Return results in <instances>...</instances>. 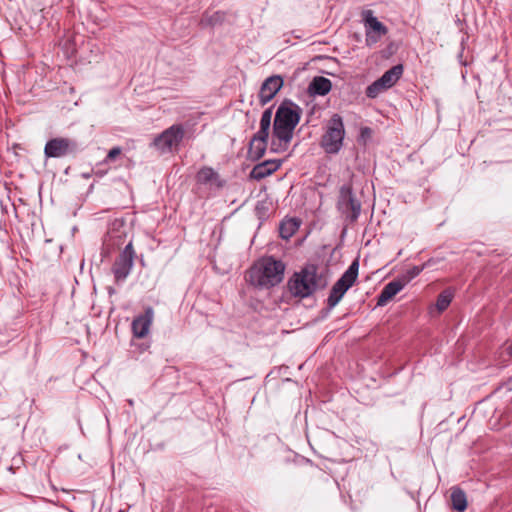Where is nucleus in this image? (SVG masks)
Masks as SVG:
<instances>
[{"label":"nucleus","instance_id":"f257e3e1","mask_svg":"<svg viewBox=\"0 0 512 512\" xmlns=\"http://www.w3.org/2000/svg\"><path fill=\"white\" fill-rule=\"evenodd\" d=\"M286 265L273 256H264L253 263L247 271L246 281L257 289H270L284 279Z\"/></svg>","mask_w":512,"mask_h":512},{"label":"nucleus","instance_id":"f03ea898","mask_svg":"<svg viewBox=\"0 0 512 512\" xmlns=\"http://www.w3.org/2000/svg\"><path fill=\"white\" fill-rule=\"evenodd\" d=\"M117 224V221L113 223V228L108 232L107 241L112 246H116L118 248L124 246L123 250L117 255L111 266V272L114 276V281L117 285H119L123 283L130 274L136 253L133 248L132 241L129 240L126 243L127 233L125 231H121L118 228H115V225ZM119 226H123V223H119Z\"/></svg>","mask_w":512,"mask_h":512},{"label":"nucleus","instance_id":"7ed1b4c3","mask_svg":"<svg viewBox=\"0 0 512 512\" xmlns=\"http://www.w3.org/2000/svg\"><path fill=\"white\" fill-rule=\"evenodd\" d=\"M327 277L318 272L315 264H307L298 272H295L287 282V288L292 296L305 299L316 291L326 288Z\"/></svg>","mask_w":512,"mask_h":512},{"label":"nucleus","instance_id":"20e7f679","mask_svg":"<svg viewBox=\"0 0 512 512\" xmlns=\"http://www.w3.org/2000/svg\"><path fill=\"white\" fill-rule=\"evenodd\" d=\"M301 112V108L291 100H284L276 111L273 135L285 146L292 140L294 129L301 118Z\"/></svg>","mask_w":512,"mask_h":512},{"label":"nucleus","instance_id":"39448f33","mask_svg":"<svg viewBox=\"0 0 512 512\" xmlns=\"http://www.w3.org/2000/svg\"><path fill=\"white\" fill-rule=\"evenodd\" d=\"M345 135L343 118L335 113L324 127V132L320 139V147L326 154H338L344 145Z\"/></svg>","mask_w":512,"mask_h":512},{"label":"nucleus","instance_id":"423d86ee","mask_svg":"<svg viewBox=\"0 0 512 512\" xmlns=\"http://www.w3.org/2000/svg\"><path fill=\"white\" fill-rule=\"evenodd\" d=\"M359 270V261L355 259L348 269L343 273V275L335 282L332 286L331 291L329 293L327 304L330 308L335 307L342 297L345 295L347 290L353 286L357 277Z\"/></svg>","mask_w":512,"mask_h":512},{"label":"nucleus","instance_id":"0eeeda50","mask_svg":"<svg viewBox=\"0 0 512 512\" xmlns=\"http://www.w3.org/2000/svg\"><path fill=\"white\" fill-rule=\"evenodd\" d=\"M403 72L404 66L402 64L394 65L366 88V96L370 99L378 97L382 92L393 87L402 77Z\"/></svg>","mask_w":512,"mask_h":512},{"label":"nucleus","instance_id":"6e6552de","mask_svg":"<svg viewBox=\"0 0 512 512\" xmlns=\"http://www.w3.org/2000/svg\"><path fill=\"white\" fill-rule=\"evenodd\" d=\"M361 17L365 28V44L372 47L388 33V28L374 16L372 10H363Z\"/></svg>","mask_w":512,"mask_h":512},{"label":"nucleus","instance_id":"1a4fd4ad","mask_svg":"<svg viewBox=\"0 0 512 512\" xmlns=\"http://www.w3.org/2000/svg\"><path fill=\"white\" fill-rule=\"evenodd\" d=\"M78 151L75 140L65 137H56L47 141L44 147L46 158H62Z\"/></svg>","mask_w":512,"mask_h":512},{"label":"nucleus","instance_id":"9d476101","mask_svg":"<svg viewBox=\"0 0 512 512\" xmlns=\"http://www.w3.org/2000/svg\"><path fill=\"white\" fill-rule=\"evenodd\" d=\"M338 208L347 215L351 222L358 219L361 212V204L355 199L351 185H343L340 188Z\"/></svg>","mask_w":512,"mask_h":512},{"label":"nucleus","instance_id":"9b49d317","mask_svg":"<svg viewBox=\"0 0 512 512\" xmlns=\"http://www.w3.org/2000/svg\"><path fill=\"white\" fill-rule=\"evenodd\" d=\"M184 135L185 129L182 124H174L168 129L162 131V152H178Z\"/></svg>","mask_w":512,"mask_h":512},{"label":"nucleus","instance_id":"f8f14e48","mask_svg":"<svg viewBox=\"0 0 512 512\" xmlns=\"http://www.w3.org/2000/svg\"><path fill=\"white\" fill-rule=\"evenodd\" d=\"M195 179L197 184L207 186L211 190H221L226 185V180L210 166L201 167L196 173Z\"/></svg>","mask_w":512,"mask_h":512},{"label":"nucleus","instance_id":"ddd939ff","mask_svg":"<svg viewBox=\"0 0 512 512\" xmlns=\"http://www.w3.org/2000/svg\"><path fill=\"white\" fill-rule=\"evenodd\" d=\"M284 80L280 75H272L264 80L259 91V101L261 105L270 102L279 90L283 87Z\"/></svg>","mask_w":512,"mask_h":512},{"label":"nucleus","instance_id":"4468645a","mask_svg":"<svg viewBox=\"0 0 512 512\" xmlns=\"http://www.w3.org/2000/svg\"><path fill=\"white\" fill-rule=\"evenodd\" d=\"M153 316V309L148 307L145 309V312L143 314H140L134 318L131 324L132 333L134 337L144 338L148 334L153 320Z\"/></svg>","mask_w":512,"mask_h":512},{"label":"nucleus","instance_id":"2eb2a0df","mask_svg":"<svg viewBox=\"0 0 512 512\" xmlns=\"http://www.w3.org/2000/svg\"><path fill=\"white\" fill-rule=\"evenodd\" d=\"M281 166V161L277 160H266L263 161L253 167L250 172V177L255 180H262L275 171H277Z\"/></svg>","mask_w":512,"mask_h":512},{"label":"nucleus","instance_id":"dca6fc26","mask_svg":"<svg viewBox=\"0 0 512 512\" xmlns=\"http://www.w3.org/2000/svg\"><path fill=\"white\" fill-rule=\"evenodd\" d=\"M405 287L404 283L397 277L395 280L387 283L380 292L377 300L378 306L385 305L390 299L398 294Z\"/></svg>","mask_w":512,"mask_h":512},{"label":"nucleus","instance_id":"f3484780","mask_svg":"<svg viewBox=\"0 0 512 512\" xmlns=\"http://www.w3.org/2000/svg\"><path fill=\"white\" fill-rule=\"evenodd\" d=\"M332 89L331 81L323 76H316L309 84L308 91L312 95L325 96Z\"/></svg>","mask_w":512,"mask_h":512},{"label":"nucleus","instance_id":"a211bd4d","mask_svg":"<svg viewBox=\"0 0 512 512\" xmlns=\"http://www.w3.org/2000/svg\"><path fill=\"white\" fill-rule=\"evenodd\" d=\"M452 508L458 512H464L467 508V497L465 492L459 487L451 488Z\"/></svg>","mask_w":512,"mask_h":512},{"label":"nucleus","instance_id":"6ab92c4d","mask_svg":"<svg viewBox=\"0 0 512 512\" xmlns=\"http://www.w3.org/2000/svg\"><path fill=\"white\" fill-rule=\"evenodd\" d=\"M266 149L267 142L251 138L247 152L248 158L257 161L264 156Z\"/></svg>","mask_w":512,"mask_h":512},{"label":"nucleus","instance_id":"aec40b11","mask_svg":"<svg viewBox=\"0 0 512 512\" xmlns=\"http://www.w3.org/2000/svg\"><path fill=\"white\" fill-rule=\"evenodd\" d=\"M300 223L297 219L291 218L280 223L279 235L282 239H290L299 229Z\"/></svg>","mask_w":512,"mask_h":512},{"label":"nucleus","instance_id":"412c9836","mask_svg":"<svg viewBox=\"0 0 512 512\" xmlns=\"http://www.w3.org/2000/svg\"><path fill=\"white\" fill-rule=\"evenodd\" d=\"M430 262H431V260L424 263L423 265L413 266V267L407 269L405 272H403L398 277L406 286L410 281H412L414 278H416L430 264Z\"/></svg>","mask_w":512,"mask_h":512},{"label":"nucleus","instance_id":"4be33fe9","mask_svg":"<svg viewBox=\"0 0 512 512\" xmlns=\"http://www.w3.org/2000/svg\"><path fill=\"white\" fill-rule=\"evenodd\" d=\"M451 301H452V293L449 292L448 290H445L438 295L437 301H436V307L439 311H444L445 309L448 308Z\"/></svg>","mask_w":512,"mask_h":512},{"label":"nucleus","instance_id":"5701e85b","mask_svg":"<svg viewBox=\"0 0 512 512\" xmlns=\"http://www.w3.org/2000/svg\"><path fill=\"white\" fill-rule=\"evenodd\" d=\"M272 119V107L267 108L261 116L260 127L270 129Z\"/></svg>","mask_w":512,"mask_h":512},{"label":"nucleus","instance_id":"b1692460","mask_svg":"<svg viewBox=\"0 0 512 512\" xmlns=\"http://www.w3.org/2000/svg\"><path fill=\"white\" fill-rule=\"evenodd\" d=\"M122 154L121 147H113L111 150H109L104 163H109L115 161L119 156Z\"/></svg>","mask_w":512,"mask_h":512},{"label":"nucleus","instance_id":"393cba45","mask_svg":"<svg viewBox=\"0 0 512 512\" xmlns=\"http://www.w3.org/2000/svg\"><path fill=\"white\" fill-rule=\"evenodd\" d=\"M269 136V129L260 127L257 133H255L252 139H257L258 141L267 142Z\"/></svg>","mask_w":512,"mask_h":512},{"label":"nucleus","instance_id":"a878e982","mask_svg":"<svg viewBox=\"0 0 512 512\" xmlns=\"http://www.w3.org/2000/svg\"><path fill=\"white\" fill-rule=\"evenodd\" d=\"M371 134V129L368 128V127H364L361 129V136H370Z\"/></svg>","mask_w":512,"mask_h":512},{"label":"nucleus","instance_id":"bb28decb","mask_svg":"<svg viewBox=\"0 0 512 512\" xmlns=\"http://www.w3.org/2000/svg\"><path fill=\"white\" fill-rule=\"evenodd\" d=\"M160 144V134L159 135H156L151 143V145L153 146H158Z\"/></svg>","mask_w":512,"mask_h":512},{"label":"nucleus","instance_id":"cd10ccee","mask_svg":"<svg viewBox=\"0 0 512 512\" xmlns=\"http://www.w3.org/2000/svg\"><path fill=\"white\" fill-rule=\"evenodd\" d=\"M108 293H109V295L114 294L115 293V289L113 287H109L108 288Z\"/></svg>","mask_w":512,"mask_h":512}]
</instances>
